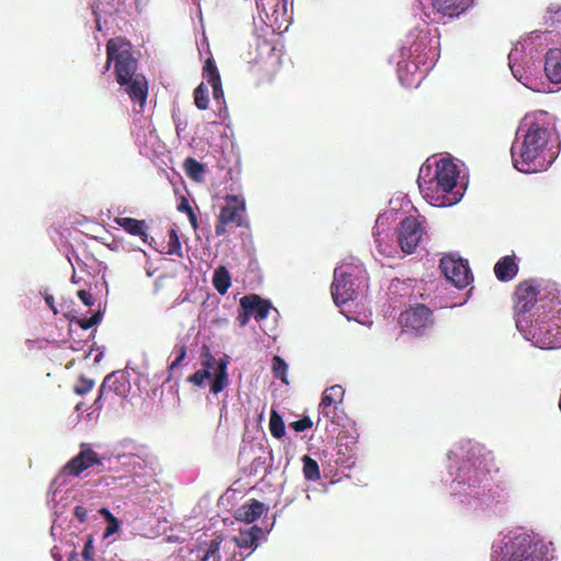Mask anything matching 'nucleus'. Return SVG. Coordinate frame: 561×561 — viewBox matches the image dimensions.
<instances>
[{"mask_svg":"<svg viewBox=\"0 0 561 561\" xmlns=\"http://www.w3.org/2000/svg\"><path fill=\"white\" fill-rule=\"evenodd\" d=\"M550 137L546 113L526 115L511 148L514 167L524 173L546 170L553 160L548 150Z\"/></svg>","mask_w":561,"mask_h":561,"instance_id":"1","label":"nucleus"},{"mask_svg":"<svg viewBox=\"0 0 561 561\" xmlns=\"http://www.w3.org/2000/svg\"><path fill=\"white\" fill-rule=\"evenodd\" d=\"M114 64L117 83L124 88L133 102L142 107L148 95V82L137 72L138 61L131 51V44L123 37L110 38L106 43V62L104 72Z\"/></svg>","mask_w":561,"mask_h":561,"instance_id":"2","label":"nucleus"},{"mask_svg":"<svg viewBox=\"0 0 561 561\" xmlns=\"http://www.w3.org/2000/svg\"><path fill=\"white\" fill-rule=\"evenodd\" d=\"M459 178L458 167L450 159H440L435 169L424 165L417 178L419 188L423 197L433 206L446 207L459 201L457 192H454Z\"/></svg>","mask_w":561,"mask_h":561,"instance_id":"3","label":"nucleus"},{"mask_svg":"<svg viewBox=\"0 0 561 561\" xmlns=\"http://www.w3.org/2000/svg\"><path fill=\"white\" fill-rule=\"evenodd\" d=\"M539 286L534 279L520 282L513 294L515 322L518 330L528 325V318L538 301Z\"/></svg>","mask_w":561,"mask_h":561,"instance_id":"4","label":"nucleus"},{"mask_svg":"<svg viewBox=\"0 0 561 561\" xmlns=\"http://www.w3.org/2000/svg\"><path fill=\"white\" fill-rule=\"evenodd\" d=\"M500 561H543V554L529 535L518 534L505 541Z\"/></svg>","mask_w":561,"mask_h":561,"instance_id":"5","label":"nucleus"},{"mask_svg":"<svg viewBox=\"0 0 561 561\" xmlns=\"http://www.w3.org/2000/svg\"><path fill=\"white\" fill-rule=\"evenodd\" d=\"M225 201L226 204L221 207L215 224L217 237L226 234L229 228L245 225V201L237 195H227Z\"/></svg>","mask_w":561,"mask_h":561,"instance_id":"6","label":"nucleus"},{"mask_svg":"<svg viewBox=\"0 0 561 561\" xmlns=\"http://www.w3.org/2000/svg\"><path fill=\"white\" fill-rule=\"evenodd\" d=\"M534 343L545 350L561 348V318L530 325Z\"/></svg>","mask_w":561,"mask_h":561,"instance_id":"7","label":"nucleus"},{"mask_svg":"<svg viewBox=\"0 0 561 561\" xmlns=\"http://www.w3.org/2000/svg\"><path fill=\"white\" fill-rule=\"evenodd\" d=\"M399 323L403 331L424 334L434 323L433 312L425 305L419 304L400 313Z\"/></svg>","mask_w":561,"mask_h":561,"instance_id":"8","label":"nucleus"},{"mask_svg":"<svg viewBox=\"0 0 561 561\" xmlns=\"http://www.w3.org/2000/svg\"><path fill=\"white\" fill-rule=\"evenodd\" d=\"M439 267L445 277L457 288L467 287L473 279L468 262L460 257L446 255L440 259Z\"/></svg>","mask_w":561,"mask_h":561,"instance_id":"9","label":"nucleus"},{"mask_svg":"<svg viewBox=\"0 0 561 561\" xmlns=\"http://www.w3.org/2000/svg\"><path fill=\"white\" fill-rule=\"evenodd\" d=\"M423 233L424 229L415 217L404 218L398 228V242L401 250L407 254L413 253L422 240Z\"/></svg>","mask_w":561,"mask_h":561,"instance_id":"10","label":"nucleus"},{"mask_svg":"<svg viewBox=\"0 0 561 561\" xmlns=\"http://www.w3.org/2000/svg\"><path fill=\"white\" fill-rule=\"evenodd\" d=\"M94 465H101L99 455L91 448L82 445L81 451L71 458L62 468V473L69 477H79L84 470Z\"/></svg>","mask_w":561,"mask_h":561,"instance_id":"11","label":"nucleus"},{"mask_svg":"<svg viewBox=\"0 0 561 561\" xmlns=\"http://www.w3.org/2000/svg\"><path fill=\"white\" fill-rule=\"evenodd\" d=\"M331 295L336 305H344L356 297V290L352 276L346 273H334V279L331 285Z\"/></svg>","mask_w":561,"mask_h":561,"instance_id":"12","label":"nucleus"},{"mask_svg":"<svg viewBox=\"0 0 561 561\" xmlns=\"http://www.w3.org/2000/svg\"><path fill=\"white\" fill-rule=\"evenodd\" d=\"M488 471L485 467H482L481 460H468L462 463L459 468L457 479L460 483L476 485L482 482L486 478Z\"/></svg>","mask_w":561,"mask_h":561,"instance_id":"13","label":"nucleus"},{"mask_svg":"<svg viewBox=\"0 0 561 561\" xmlns=\"http://www.w3.org/2000/svg\"><path fill=\"white\" fill-rule=\"evenodd\" d=\"M240 308H248L257 322L267 318L272 304L270 300L262 299L255 294L245 295L240 299Z\"/></svg>","mask_w":561,"mask_h":561,"instance_id":"14","label":"nucleus"},{"mask_svg":"<svg viewBox=\"0 0 561 561\" xmlns=\"http://www.w3.org/2000/svg\"><path fill=\"white\" fill-rule=\"evenodd\" d=\"M344 388L340 385H334L324 390L319 404V413L325 417H331L336 409V405L343 401Z\"/></svg>","mask_w":561,"mask_h":561,"instance_id":"15","label":"nucleus"},{"mask_svg":"<svg viewBox=\"0 0 561 561\" xmlns=\"http://www.w3.org/2000/svg\"><path fill=\"white\" fill-rule=\"evenodd\" d=\"M472 0H432L433 10L442 18H454L465 12Z\"/></svg>","mask_w":561,"mask_h":561,"instance_id":"16","label":"nucleus"},{"mask_svg":"<svg viewBox=\"0 0 561 561\" xmlns=\"http://www.w3.org/2000/svg\"><path fill=\"white\" fill-rule=\"evenodd\" d=\"M267 508L265 505L252 499L248 503L242 504L234 513V518L244 523H253L259 519Z\"/></svg>","mask_w":561,"mask_h":561,"instance_id":"17","label":"nucleus"},{"mask_svg":"<svg viewBox=\"0 0 561 561\" xmlns=\"http://www.w3.org/2000/svg\"><path fill=\"white\" fill-rule=\"evenodd\" d=\"M518 270L514 255H505L494 265V274L503 283L511 282L517 275Z\"/></svg>","mask_w":561,"mask_h":561,"instance_id":"18","label":"nucleus"},{"mask_svg":"<svg viewBox=\"0 0 561 561\" xmlns=\"http://www.w3.org/2000/svg\"><path fill=\"white\" fill-rule=\"evenodd\" d=\"M545 72L552 83H561V49H549L546 54Z\"/></svg>","mask_w":561,"mask_h":561,"instance_id":"19","label":"nucleus"},{"mask_svg":"<svg viewBox=\"0 0 561 561\" xmlns=\"http://www.w3.org/2000/svg\"><path fill=\"white\" fill-rule=\"evenodd\" d=\"M114 221L129 234L139 237L145 243L148 242V227L145 220H139L131 217H116Z\"/></svg>","mask_w":561,"mask_h":561,"instance_id":"20","label":"nucleus"},{"mask_svg":"<svg viewBox=\"0 0 561 561\" xmlns=\"http://www.w3.org/2000/svg\"><path fill=\"white\" fill-rule=\"evenodd\" d=\"M101 388L102 392H113L115 396L123 398L126 396L129 385L124 377H117L111 374L104 378Z\"/></svg>","mask_w":561,"mask_h":561,"instance_id":"21","label":"nucleus"},{"mask_svg":"<svg viewBox=\"0 0 561 561\" xmlns=\"http://www.w3.org/2000/svg\"><path fill=\"white\" fill-rule=\"evenodd\" d=\"M263 530L261 527L254 525L249 529L240 530L239 535L233 538V541L239 548H255L256 542L262 536Z\"/></svg>","mask_w":561,"mask_h":561,"instance_id":"22","label":"nucleus"},{"mask_svg":"<svg viewBox=\"0 0 561 561\" xmlns=\"http://www.w3.org/2000/svg\"><path fill=\"white\" fill-rule=\"evenodd\" d=\"M222 539L220 537H217L213 540H210L209 543H203L198 547V551L203 552V556L201 557L202 561H220V545Z\"/></svg>","mask_w":561,"mask_h":561,"instance_id":"23","label":"nucleus"},{"mask_svg":"<svg viewBox=\"0 0 561 561\" xmlns=\"http://www.w3.org/2000/svg\"><path fill=\"white\" fill-rule=\"evenodd\" d=\"M213 285L220 295H225L228 291L231 286V277L225 266H219L215 270Z\"/></svg>","mask_w":561,"mask_h":561,"instance_id":"24","label":"nucleus"},{"mask_svg":"<svg viewBox=\"0 0 561 561\" xmlns=\"http://www.w3.org/2000/svg\"><path fill=\"white\" fill-rule=\"evenodd\" d=\"M183 168L186 175L195 182H202L205 176V165L196 159L188 157L184 160Z\"/></svg>","mask_w":561,"mask_h":561,"instance_id":"25","label":"nucleus"},{"mask_svg":"<svg viewBox=\"0 0 561 561\" xmlns=\"http://www.w3.org/2000/svg\"><path fill=\"white\" fill-rule=\"evenodd\" d=\"M302 463H304V467H302L304 477L308 481L320 480V478H321L320 468H319L318 462L314 459H312L308 455H305L302 457Z\"/></svg>","mask_w":561,"mask_h":561,"instance_id":"26","label":"nucleus"},{"mask_svg":"<svg viewBox=\"0 0 561 561\" xmlns=\"http://www.w3.org/2000/svg\"><path fill=\"white\" fill-rule=\"evenodd\" d=\"M203 79L206 80L210 85L221 82V78L218 68L213 58H207L203 67Z\"/></svg>","mask_w":561,"mask_h":561,"instance_id":"27","label":"nucleus"},{"mask_svg":"<svg viewBox=\"0 0 561 561\" xmlns=\"http://www.w3.org/2000/svg\"><path fill=\"white\" fill-rule=\"evenodd\" d=\"M270 431L275 438H282L285 436V424L276 410L271 411Z\"/></svg>","mask_w":561,"mask_h":561,"instance_id":"28","label":"nucleus"},{"mask_svg":"<svg viewBox=\"0 0 561 561\" xmlns=\"http://www.w3.org/2000/svg\"><path fill=\"white\" fill-rule=\"evenodd\" d=\"M287 363L280 356H274L272 359V370L274 377L280 379L285 385H288L289 381L287 379Z\"/></svg>","mask_w":561,"mask_h":561,"instance_id":"29","label":"nucleus"},{"mask_svg":"<svg viewBox=\"0 0 561 561\" xmlns=\"http://www.w3.org/2000/svg\"><path fill=\"white\" fill-rule=\"evenodd\" d=\"M99 513L105 518L107 526L104 531V538H107L119 529V520L105 507L101 508Z\"/></svg>","mask_w":561,"mask_h":561,"instance_id":"30","label":"nucleus"},{"mask_svg":"<svg viewBox=\"0 0 561 561\" xmlns=\"http://www.w3.org/2000/svg\"><path fill=\"white\" fill-rule=\"evenodd\" d=\"M209 103V96H208V89L207 87L202 82L195 90H194V104L198 110H206L208 107Z\"/></svg>","mask_w":561,"mask_h":561,"instance_id":"31","label":"nucleus"},{"mask_svg":"<svg viewBox=\"0 0 561 561\" xmlns=\"http://www.w3.org/2000/svg\"><path fill=\"white\" fill-rule=\"evenodd\" d=\"M168 254H175L180 257L183 256L182 245L174 229H171L169 232Z\"/></svg>","mask_w":561,"mask_h":561,"instance_id":"32","label":"nucleus"},{"mask_svg":"<svg viewBox=\"0 0 561 561\" xmlns=\"http://www.w3.org/2000/svg\"><path fill=\"white\" fill-rule=\"evenodd\" d=\"M103 313L98 310L90 318H80L77 320V324L83 329L88 330L102 321Z\"/></svg>","mask_w":561,"mask_h":561,"instance_id":"33","label":"nucleus"},{"mask_svg":"<svg viewBox=\"0 0 561 561\" xmlns=\"http://www.w3.org/2000/svg\"><path fill=\"white\" fill-rule=\"evenodd\" d=\"M94 387V380L92 379H89L84 376H81L77 383L73 387V391L77 393V394H80V396H83L88 392H90Z\"/></svg>","mask_w":561,"mask_h":561,"instance_id":"34","label":"nucleus"},{"mask_svg":"<svg viewBox=\"0 0 561 561\" xmlns=\"http://www.w3.org/2000/svg\"><path fill=\"white\" fill-rule=\"evenodd\" d=\"M228 375L216 374L215 379L211 382L210 391L214 394H218L228 386Z\"/></svg>","mask_w":561,"mask_h":561,"instance_id":"35","label":"nucleus"},{"mask_svg":"<svg viewBox=\"0 0 561 561\" xmlns=\"http://www.w3.org/2000/svg\"><path fill=\"white\" fill-rule=\"evenodd\" d=\"M209 377L210 371L208 369H199L188 377V381L194 383L195 386L201 387Z\"/></svg>","mask_w":561,"mask_h":561,"instance_id":"36","label":"nucleus"},{"mask_svg":"<svg viewBox=\"0 0 561 561\" xmlns=\"http://www.w3.org/2000/svg\"><path fill=\"white\" fill-rule=\"evenodd\" d=\"M312 425L313 423L309 416H302L300 420L291 422L289 424L290 428L298 433L311 428Z\"/></svg>","mask_w":561,"mask_h":561,"instance_id":"37","label":"nucleus"},{"mask_svg":"<svg viewBox=\"0 0 561 561\" xmlns=\"http://www.w3.org/2000/svg\"><path fill=\"white\" fill-rule=\"evenodd\" d=\"M81 554L85 561H93L94 547L92 536H88Z\"/></svg>","mask_w":561,"mask_h":561,"instance_id":"38","label":"nucleus"},{"mask_svg":"<svg viewBox=\"0 0 561 561\" xmlns=\"http://www.w3.org/2000/svg\"><path fill=\"white\" fill-rule=\"evenodd\" d=\"M176 351H178V356L170 364L169 366V370L172 371L173 369H175L178 366L181 365V363L184 360L185 356H186V346L185 345H181L179 347H176Z\"/></svg>","mask_w":561,"mask_h":561,"instance_id":"39","label":"nucleus"},{"mask_svg":"<svg viewBox=\"0 0 561 561\" xmlns=\"http://www.w3.org/2000/svg\"><path fill=\"white\" fill-rule=\"evenodd\" d=\"M77 295L84 306L91 307L94 305V297L90 291L81 289Z\"/></svg>","mask_w":561,"mask_h":561,"instance_id":"40","label":"nucleus"},{"mask_svg":"<svg viewBox=\"0 0 561 561\" xmlns=\"http://www.w3.org/2000/svg\"><path fill=\"white\" fill-rule=\"evenodd\" d=\"M176 209H178V211H180V213H184V214H186V215H187V217H188L192 213H194L193 207L191 206V204H190L188 199H187L185 196H182V197L180 198V203H179V205H178Z\"/></svg>","mask_w":561,"mask_h":561,"instance_id":"41","label":"nucleus"},{"mask_svg":"<svg viewBox=\"0 0 561 561\" xmlns=\"http://www.w3.org/2000/svg\"><path fill=\"white\" fill-rule=\"evenodd\" d=\"M241 312H239L237 317V321L240 328H244L251 318V312H249L248 308H241Z\"/></svg>","mask_w":561,"mask_h":561,"instance_id":"42","label":"nucleus"},{"mask_svg":"<svg viewBox=\"0 0 561 561\" xmlns=\"http://www.w3.org/2000/svg\"><path fill=\"white\" fill-rule=\"evenodd\" d=\"M73 515L80 523H85L88 519V510L82 505H77L73 508Z\"/></svg>","mask_w":561,"mask_h":561,"instance_id":"43","label":"nucleus"},{"mask_svg":"<svg viewBox=\"0 0 561 561\" xmlns=\"http://www.w3.org/2000/svg\"><path fill=\"white\" fill-rule=\"evenodd\" d=\"M203 366L204 369L210 370L215 364V357L210 354L208 350H206L203 354Z\"/></svg>","mask_w":561,"mask_h":561,"instance_id":"44","label":"nucleus"},{"mask_svg":"<svg viewBox=\"0 0 561 561\" xmlns=\"http://www.w3.org/2000/svg\"><path fill=\"white\" fill-rule=\"evenodd\" d=\"M107 398V392H102V388L100 387V392L98 398L94 401L95 410H101L103 408V401Z\"/></svg>","mask_w":561,"mask_h":561,"instance_id":"45","label":"nucleus"},{"mask_svg":"<svg viewBox=\"0 0 561 561\" xmlns=\"http://www.w3.org/2000/svg\"><path fill=\"white\" fill-rule=\"evenodd\" d=\"M211 88H213V96L215 100H220L224 98V90H222L221 82L217 83V84H213Z\"/></svg>","mask_w":561,"mask_h":561,"instance_id":"46","label":"nucleus"},{"mask_svg":"<svg viewBox=\"0 0 561 561\" xmlns=\"http://www.w3.org/2000/svg\"><path fill=\"white\" fill-rule=\"evenodd\" d=\"M227 365H228L227 360L220 359L219 363H218V367H217V374L228 375V373H227Z\"/></svg>","mask_w":561,"mask_h":561,"instance_id":"47","label":"nucleus"},{"mask_svg":"<svg viewBox=\"0 0 561 561\" xmlns=\"http://www.w3.org/2000/svg\"><path fill=\"white\" fill-rule=\"evenodd\" d=\"M548 13L550 14H557L561 11V5L558 4V3H551L548 9H547Z\"/></svg>","mask_w":561,"mask_h":561,"instance_id":"48","label":"nucleus"},{"mask_svg":"<svg viewBox=\"0 0 561 561\" xmlns=\"http://www.w3.org/2000/svg\"><path fill=\"white\" fill-rule=\"evenodd\" d=\"M188 220H190V224L193 227V229L196 230L198 228V222H197V216L195 215V213H192L188 216Z\"/></svg>","mask_w":561,"mask_h":561,"instance_id":"49","label":"nucleus"},{"mask_svg":"<svg viewBox=\"0 0 561 561\" xmlns=\"http://www.w3.org/2000/svg\"><path fill=\"white\" fill-rule=\"evenodd\" d=\"M45 301H46V304L51 308V310L54 311V313H57V310H56V308H55V306H54V298H53V296H47V297L45 298Z\"/></svg>","mask_w":561,"mask_h":561,"instance_id":"50","label":"nucleus"},{"mask_svg":"<svg viewBox=\"0 0 561 561\" xmlns=\"http://www.w3.org/2000/svg\"><path fill=\"white\" fill-rule=\"evenodd\" d=\"M68 561H80L77 552H72L68 559Z\"/></svg>","mask_w":561,"mask_h":561,"instance_id":"51","label":"nucleus"},{"mask_svg":"<svg viewBox=\"0 0 561 561\" xmlns=\"http://www.w3.org/2000/svg\"><path fill=\"white\" fill-rule=\"evenodd\" d=\"M511 69H512V72H513L514 77H515L517 80H519V81H520V77H518V75H517V72H515L514 68H513V67H511Z\"/></svg>","mask_w":561,"mask_h":561,"instance_id":"52","label":"nucleus"},{"mask_svg":"<svg viewBox=\"0 0 561 561\" xmlns=\"http://www.w3.org/2000/svg\"><path fill=\"white\" fill-rule=\"evenodd\" d=\"M180 129H182V126L180 124H176V133L180 134Z\"/></svg>","mask_w":561,"mask_h":561,"instance_id":"53","label":"nucleus"},{"mask_svg":"<svg viewBox=\"0 0 561 561\" xmlns=\"http://www.w3.org/2000/svg\"><path fill=\"white\" fill-rule=\"evenodd\" d=\"M180 129H182V126L180 124H176V133L180 134Z\"/></svg>","mask_w":561,"mask_h":561,"instance_id":"54","label":"nucleus"}]
</instances>
